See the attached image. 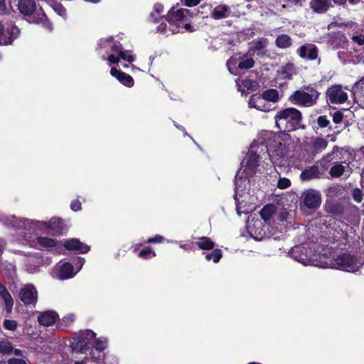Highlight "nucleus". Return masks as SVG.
<instances>
[{
    "instance_id": "1",
    "label": "nucleus",
    "mask_w": 364,
    "mask_h": 364,
    "mask_svg": "<svg viewBox=\"0 0 364 364\" xmlns=\"http://www.w3.org/2000/svg\"><path fill=\"white\" fill-rule=\"evenodd\" d=\"M301 112L296 108L282 109L274 116L275 125L282 132L294 131L301 127ZM258 140L261 144L266 146L269 159L274 165H286L289 159L287 134H275L271 132L263 131Z\"/></svg>"
},
{
    "instance_id": "2",
    "label": "nucleus",
    "mask_w": 364,
    "mask_h": 364,
    "mask_svg": "<svg viewBox=\"0 0 364 364\" xmlns=\"http://www.w3.org/2000/svg\"><path fill=\"white\" fill-rule=\"evenodd\" d=\"M258 146L252 144L241 162L240 168L235 176V199L237 203V212L239 215L247 214L251 208H246V199L250 196V181L255 175L259 166V156L257 154Z\"/></svg>"
},
{
    "instance_id": "3",
    "label": "nucleus",
    "mask_w": 364,
    "mask_h": 364,
    "mask_svg": "<svg viewBox=\"0 0 364 364\" xmlns=\"http://www.w3.org/2000/svg\"><path fill=\"white\" fill-rule=\"evenodd\" d=\"M0 222L8 227L28 231L29 235L33 232L60 235L64 230L63 222L58 218H53L48 222H43L9 215L2 216Z\"/></svg>"
},
{
    "instance_id": "4",
    "label": "nucleus",
    "mask_w": 364,
    "mask_h": 364,
    "mask_svg": "<svg viewBox=\"0 0 364 364\" xmlns=\"http://www.w3.org/2000/svg\"><path fill=\"white\" fill-rule=\"evenodd\" d=\"M194 14L188 9H171L166 18L161 16L160 21L161 22L157 26V31L161 33H166L167 24L164 21H168L169 25L168 31L171 34L183 32L193 31L191 26V20L193 17Z\"/></svg>"
},
{
    "instance_id": "5",
    "label": "nucleus",
    "mask_w": 364,
    "mask_h": 364,
    "mask_svg": "<svg viewBox=\"0 0 364 364\" xmlns=\"http://www.w3.org/2000/svg\"><path fill=\"white\" fill-rule=\"evenodd\" d=\"M99 53L109 65L117 64L119 60L132 63L135 58L129 50H124L119 42L114 41L112 37H107L100 40L98 43Z\"/></svg>"
},
{
    "instance_id": "6",
    "label": "nucleus",
    "mask_w": 364,
    "mask_h": 364,
    "mask_svg": "<svg viewBox=\"0 0 364 364\" xmlns=\"http://www.w3.org/2000/svg\"><path fill=\"white\" fill-rule=\"evenodd\" d=\"M18 9L29 23L41 24L48 31H52V23L41 8L37 9L34 0H18Z\"/></svg>"
},
{
    "instance_id": "7",
    "label": "nucleus",
    "mask_w": 364,
    "mask_h": 364,
    "mask_svg": "<svg viewBox=\"0 0 364 364\" xmlns=\"http://www.w3.org/2000/svg\"><path fill=\"white\" fill-rule=\"evenodd\" d=\"M31 237H24L20 239L21 243L29 245L38 250H46L54 254H60L63 252V244L61 242L48 237H38L36 240H31Z\"/></svg>"
},
{
    "instance_id": "8",
    "label": "nucleus",
    "mask_w": 364,
    "mask_h": 364,
    "mask_svg": "<svg viewBox=\"0 0 364 364\" xmlns=\"http://www.w3.org/2000/svg\"><path fill=\"white\" fill-rule=\"evenodd\" d=\"M363 266V262L353 255L343 253L338 255L329 266L331 268L355 272Z\"/></svg>"
},
{
    "instance_id": "9",
    "label": "nucleus",
    "mask_w": 364,
    "mask_h": 364,
    "mask_svg": "<svg viewBox=\"0 0 364 364\" xmlns=\"http://www.w3.org/2000/svg\"><path fill=\"white\" fill-rule=\"evenodd\" d=\"M84 264V259H80L77 262V269L74 271L73 265L69 262L58 263L52 270L51 275L59 280H65L73 277L81 269Z\"/></svg>"
},
{
    "instance_id": "10",
    "label": "nucleus",
    "mask_w": 364,
    "mask_h": 364,
    "mask_svg": "<svg viewBox=\"0 0 364 364\" xmlns=\"http://www.w3.org/2000/svg\"><path fill=\"white\" fill-rule=\"evenodd\" d=\"M290 256L294 260L300 262L304 266L314 264L313 255L310 247L306 245H299L294 246L289 252Z\"/></svg>"
},
{
    "instance_id": "11",
    "label": "nucleus",
    "mask_w": 364,
    "mask_h": 364,
    "mask_svg": "<svg viewBox=\"0 0 364 364\" xmlns=\"http://www.w3.org/2000/svg\"><path fill=\"white\" fill-rule=\"evenodd\" d=\"M310 93L302 90H297L291 96V102L298 105L304 107H311L316 103L319 93L311 89Z\"/></svg>"
},
{
    "instance_id": "12",
    "label": "nucleus",
    "mask_w": 364,
    "mask_h": 364,
    "mask_svg": "<svg viewBox=\"0 0 364 364\" xmlns=\"http://www.w3.org/2000/svg\"><path fill=\"white\" fill-rule=\"evenodd\" d=\"M95 337V333L90 330H87L80 336L73 338L70 347L74 352L84 353L88 349V345L92 338Z\"/></svg>"
},
{
    "instance_id": "13",
    "label": "nucleus",
    "mask_w": 364,
    "mask_h": 364,
    "mask_svg": "<svg viewBox=\"0 0 364 364\" xmlns=\"http://www.w3.org/2000/svg\"><path fill=\"white\" fill-rule=\"evenodd\" d=\"M18 298L26 306H35L38 301V291L34 285H23L18 291Z\"/></svg>"
},
{
    "instance_id": "14",
    "label": "nucleus",
    "mask_w": 364,
    "mask_h": 364,
    "mask_svg": "<svg viewBox=\"0 0 364 364\" xmlns=\"http://www.w3.org/2000/svg\"><path fill=\"white\" fill-rule=\"evenodd\" d=\"M20 33L19 28L13 25H3L0 23V46L9 45L16 39Z\"/></svg>"
},
{
    "instance_id": "15",
    "label": "nucleus",
    "mask_w": 364,
    "mask_h": 364,
    "mask_svg": "<svg viewBox=\"0 0 364 364\" xmlns=\"http://www.w3.org/2000/svg\"><path fill=\"white\" fill-rule=\"evenodd\" d=\"M327 101L331 104H343L348 100V94L339 85H335L326 90Z\"/></svg>"
},
{
    "instance_id": "16",
    "label": "nucleus",
    "mask_w": 364,
    "mask_h": 364,
    "mask_svg": "<svg viewBox=\"0 0 364 364\" xmlns=\"http://www.w3.org/2000/svg\"><path fill=\"white\" fill-rule=\"evenodd\" d=\"M328 141L323 138H311L307 146L309 160H313L318 154L325 150L328 146Z\"/></svg>"
},
{
    "instance_id": "17",
    "label": "nucleus",
    "mask_w": 364,
    "mask_h": 364,
    "mask_svg": "<svg viewBox=\"0 0 364 364\" xmlns=\"http://www.w3.org/2000/svg\"><path fill=\"white\" fill-rule=\"evenodd\" d=\"M247 229L251 237L256 240H261L266 235V228L259 220H247Z\"/></svg>"
},
{
    "instance_id": "18",
    "label": "nucleus",
    "mask_w": 364,
    "mask_h": 364,
    "mask_svg": "<svg viewBox=\"0 0 364 364\" xmlns=\"http://www.w3.org/2000/svg\"><path fill=\"white\" fill-rule=\"evenodd\" d=\"M303 202L309 208H316L321 204V195L318 191L309 190L303 193Z\"/></svg>"
},
{
    "instance_id": "19",
    "label": "nucleus",
    "mask_w": 364,
    "mask_h": 364,
    "mask_svg": "<svg viewBox=\"0 0 364 364\" xmlns=\"http://www.w3.org/2000/svg\"><path fill=\"white\" fill-rule=\"evenodd\" d=\"M250 107L262 112H269L272 109V105L267 102L262 95H253L249 100Z\"/></svg>"
},
{
    "instance_id": "20",
    "label": "nucleus",
    "mask_w": 364,
    "mask_h": 364,
    "mask_svg": "<svg viewBox=\"0 0 364 364\" xmlns=\"http://www.w3.org/2000/svg\"><path fill=\"white\" fill-rule=\"evenodd\" d=\"M65 247L68 250L76 251L80 254L87 253L90 250V247L82 243L79 240L73 238L65 241L63 245V251Z\"/></svg>"
},
{
    "instance_id": "21",
    "label": "nucleus",
    "mask_w": 364,
    "mask_h": 364,
    "mask_svg": "<svg viewBox=\"0 0 364 364\" xmlns=\"http://www.w3.org/2000/svg\"><path fill=\"white\" fill-rule=\"evenodd\" d=\"M110 74L112 76L114 77L121 84L127 87H132L134 85V79L131 75L119 70H117L114 67L111 68Z\"/></svg>"
},
{
    "instance_id": "22",
    "label": "nucleus",
    "mask_w": 364,
    "mask_h": 364,
    "mask_svg": "<svg viewBox=\"0 0 364 364\" xmlns=\"http://www.w3.org/2000/svg\"><path fill=\"white\" fill-rule=\"evenodd\" d=\"M351 173V171L348 165V164H346V165L343 164V163H336L331 168L329 171V174L333 178H339L342 176H344L345 177L348 178Z\"/></svg>"
},
{
    "instance_id": "23",
    "label": "nucleus",
    "mask_w": 364,
    "mask_h": 364,
    "mask_svg": "<svg viewBox=\"0 0 364 364\" xmlns=\"http://www.w3.org/2000/svg\"><path fill=\"white\" fill-rule=\"evenodd\" d=\"M299 56L302 58L315 60L318 56L316 47L313 44H306L301 46L297 51Z\"/></svg>"
},
{
    "instance_id": "24",
    "label": "nucleus",
    "mask_w": 364,
    "mask_h": 364,
    "mask_svg": "<svg viewBox=\"0 0 364 364\" xmlns=\"http://www.w3.org/2000/svg\"><path fill=\"white\" fill-rule=\"evenodd\" d=\"M57 318L58 314L55 311H46L39 314L38 321L41 326H50L55 323Z\"/></svg>"
},
{
    "instance_id": "25",
    "label": "nucleus",
    "mask_w": 364,
    "mask_h": 364,
    "mask_svg": "<svg viewBox=\"0 0 364 364\" xmlns=\"http://www.w3.org/2000/svg\"><path fill=\"white\" fill-rule=\"evenodd\" d=\"M331 6L330 0H311L309 2L311 9L316 14L326 12Z\"/></svg>"
},
{
    "instance_id": "26",
    "label": "nucleus",
    "mask_w": 364,
    "mask_h": 364,
    "mask_svg": "<svg viewBox=\"0 0 364 364\" xmlns=\"http://www.w3.org/2000/svg\"><path fill=\"white\" fill-rule=\"evenodd\" d=\"M0 296L3 299L6 313L11 314L14 306V300L11 294L8 291L6 288L0 283Z\"/></svg>"
},
{
    "instance_id": "27",
    "label": "nucleus",
    "mask_w": 364,
    "mask_h": 364,
    "mask_svg": "<svg viewBox=\"0 0 364 364\" xmlns=\"http://www.w3.org/2000/svg\"><path fill=\"white\" fill-rule=\"evenodd\" d=\"M107 347V339L105 338H100L97 339L95 349L97 351V355H95V353L92 351L91 353V357L93 360L100 361L103 359L104 355L102 354V351Z\"/></svg>"
},
{
    "instance_id": "28",
    "label": "nucleus",
    "mask_w": 364,
    "mask_h": 364,
    "mask_svg": "<svg viewBox=\"0 0 364 364\" xmlns=\"http://www.w3.org/2000/svg\"><path fill=\"white\" fill-rule=\"evenodd\" d=\"M295 74V68L292 63H287L278 70V76L283 80L291 79Z\"/></svg>"
},
{
    "instance_id": "29",
    "label": "nucleus",
    "mask_w": 364,
    "mask_h": 364,
    "mask_svg": "<svg viewBox=\"0 0 364 364\" xmlns=\"http://www.w3.org/2000/svg\"><path fill=\"white\" fill-rule=\"evenodd\" d=\"M196 245L200 250H210L214 248L215 242L208 237H200L196 239Z\"/></svg>"
},
{
    "instance_id": "30",
    "label": "nucleus",
    "mask_w": 364,
    "mask_h": 364,
    "mask_svg": "<svg viewBox=\"0 0 364 364\" xmlns=\"http://www.w3.org/2000/svg\"><path fill=\"white\" fill-rule=\"evenodd\" d=\"M320 172L318 168L316 166H312L309 168L303 171L300 175V178L303 181H309L318 178Z\"/></svg>"
},
{
    "instance_id": "31",
    "label": "nucleus",
    "mask_w": 364,
    "mask_h": 364,
    "mask_svg": "<svg viewBox=\"0 0 364 364\" xmlns=\"http://www.w3.org/2000/svg\"><path fill=\"white\" fill-rule=\"evenodd\" d=\"M230 9L226 5H218L212 11V17L214 19H221L229 16Z\"/></svg>"
},
{
    "instance_id": "32",
    "label": "nucleus",
    "mask_w": 364,
    "mask_h": 364,
    "mask_svg": "<svg viewBox=\"0 0 364 364\" xmlns=\"http://www.w3.org/2000/svg\"><path fill=\"white\" fill-rule=\"evenodd\" d=\"M236 84L238 88V90L242 94H245L246 92H248L252 90L254 82L253 81L245 79L240 80V79H237L236 81Z\"/></svg>"
},
{
    "instance_id": "33",
    "label": "nucleus",
    "mask_w": 364,
    "mask_h": 364,
    "mask_svg": "<svg viewBox=\"0 0 364 364\" xmlns=\"http://www.w3.org/2000/svg\"><path fill=\"white\" fill-rule=\"evenodd\" d=\"M275 213V207L274 205H266L261 210L260 215L264 222H269L272 217Z\"/></svg>"
},
{
    "instance_id": "34",
    "label": "nucleus",
    "mask_w": 364,
    "mask_h": 364,
    "mask_svg": "<svg viewBox=\"0 0 364 364\" xmlns=\"http://www.w3.org/2000/svg\"><path fill=\"white\" fill-rule=\"evenodd\" d=\"M48 4L52 7L54 11L58 14L60 16L63 18H66V9L65 7L58 2L55 1L54 0H45Z\"/></svg>"
},
{
    "instance_id": "35",
    "label": "nucleus",
    "mask_w": 364,
    "mask_h": 364,
    "mask_svg": "<svg viewBox=\"0 0 364 364\" xmlns=\"http://www.w3.org/2000/svg\"><path fill=\"white\" fill-rule=\"evenodd\" d=\"M354 95H357L364 105V77L356 82L353 87Z\"/></svg>"
},
{
    "instance_id": "36",
    "label": "nucleus",
    "mask_w": 364,
    "mask_h": 364,
    "mask_svg": "<svg viewBox=\"0 0 364 364\" xmlns=\"http://www.w3.org/2000/svg\"><path fill=\"white\" fill-rule=\"evenodd\" d=\"M276 45L280 48H287L291 45V38L286 34L279 36L276 41Z\"/></svg>"
},
{
    "instance_id": "37",
    "label": "nucleus",
    "mask_w": 364,
    "mask_h": 364,
    "mask_svg": "<svg viewBox=\"0 0 364 364\" xmlns=\"http://www.w3.org/2000/svg\"><path fill=\"white\" fill-rule=\"evenodd\" d=\"M265 100L270 103V102H276L279 100V92L277 90L274 89H270L264 91L262 95Z\"/></svg>"
},
{
    "instance_id": "38",
    "label": "nucleus",
    "mask_w": 364,
    "mask_h": 364,
    "mask_svg": "<svg viewBox=\"0 0 364 364\" xmlns=\"http://www.w3.org/2000/svg\"><path fill=\"white\" fill-rule=\"evenodd\" d=\"M338 150V147L337 146H334L332 151L323 156V158L320 160V165L323 168H326L328 164L333 159V155Z\"/></svg>"
},
{
    "instance_id": "39",
    "label": "nucleus",
    "mask_w": 364,
    "mask_h": 364,
    "mask_svg": "<svg viewBox=\"0 0 364 364\" xmlns=\"http://www.w3.org/2000/svg\"><path fill=\"white\" fill-rule=\"evenodd\" d=\"M222 257V251L220 249H214L213 252L205 255V259L207 261H213L214 263H218Z\"/></svg>"
},
{
    "instance_id": "40",
    "label": "nucleus",
    "mask_w": 364,
    "mask_h": 364,
    "mask_svg": "<svg viewBox=\"0 0 364 364\" xmlns=\"http://www.w3.org/2000/svg\"><path fill=\"white\" fill-rule=\"evenodd\" d=\"M13 347L11 343L7 340L0 341V353L9 354L11 353Z\"/></svg>"
},
{
    "instance_id": "41",
    "label": "nucleus",
    "mask_w": 364,
    "mask_h": 364,
    "mask_svg": "<svg viewBox=\"0 0 364 364\" xmlns=\"http://www.w3.org/2000/svg\"><path fill=\"white\" fill-rule=\"evenodd\" d=\"M254 65L255 62L252 58H245L237 64V67L240 69H249L252 68Z\"/></svg>"
},
{
    "instance_id": "42",
    "label": "nucleus",
    "mask_w": 364,
    "mask_h": 364,
    "mask_svg": "<svg viewBox=\"0 0 364 364\" xmlns=\"http://www.w3.org/2000/svg\"><path fill=\"white\" fill-rule=\"evenodd\" d=\"M3 326L8 331H15L18 327V323L15 320L5 319L3 322Z\"/></svg>"
},
{
    "instance_id": "43",
    "label": "nucleus",
    "mask_w": 364,
    "mask_h": 364,
    "mask_svg": "<svg viewBox=\"0 0 364 364\" xmlns=\"http://www.w3.org/2000/svg\"><path fill=\"white\" fill-rule=\"evenodd\" d=\"M156 253L151 248H147L139 252V257L145 259L154 257Z\"/></svg>"
},
{
    "instance_id": "44",
    "label": "nucleus",
    "mask_w": 364,
    "mask_h": 364,
    "mask_svg": "<svg viewBox=\"0 0 364 364\" xmlns=\"http://www.w3.org/2000/svg\"><path fill=\"white\" fill-rule=\"evenodd\" d=\"M227 66L230 73L236 75L235 70L237 68V58H231L227 62Z\"/></svg>"
},
{
    "instance_id": "45",
    "label": "nucleus",
    "mask_w": 364,
    "mask_h": 364,
    "mask_svg": "<svg viewBox=\"0 0 364 364\" xmlns=\"http://www.w3.org/2000/svg\"><path fill=\"white\" fill-rule=\"evenodd\" d=\"M179 247L186 251H194L195 250V242H179Z\"/></svg>"
},
{
    "instance_id": "46",
    "label": "nucleus",
    "mask_w": 364,
    "mask_h": 364,
    "mask_svg": "<svg viewBox=\"0 0 364 364\" xmlns=\"http://www.w3.org/2000/svg\"><path fill=\"white\" fill-rule=\"evenodd\" d=\"M352 41L354 43L361 46L364 44V31L360 34H354L352 36Z\"/></svg>"
},
{
    "instance_id": "47",
    "label": "nucleus",
    "mask_w": 364,
    "mask_h": 364,
    "mask_svg": "<svg viewBox=\"0 0 364 364\" xmlns=\"http://www.w3.org/2000/svg\"><path fill=\"white\" fill-rule=\"evenodd\" d=\"M291 186V181L287 178H281L278 181L277 186L279 188L284 189Z\"/></svg>"
},
{
    "instance_id": "48",
    "label": "nucleus",
    "mask_w": 364,
    "mask_h": 364,
    "mask_svg": "<svg viewBox=\"0 0 364 364\" xmlns=\"http://www.w3.org/2000/svg\"><path fill=\"white\" fill-rule=\"evenodd\" d=\"M318 124L321 127H326L329 124V120L326 116H320L317 119Z\"/></svg>"
},
{
    "instance_id": "49",
    "label": "nucleus",
    "mask_w": 364,
    "mask_h": 364,
    "mask_svg": "<svg viewBox=\"0 0 364 364\" xmlns=\"http://www.w3.org/2000/svg\"><path fill=\"white\" fill-rule=\"evenodd\" d=\"M353 198L355 201L360 203L363 200V195L360 190L356 188L353 191Z\"/></svg>"
},
{
    "instance_id": "50",
    "label": "nucleus",
    "mask_w": 364,
    "mask_h": 364,
    "mask_svg": "<svg viewBox=\"0 0 364 364\" xmlns=\"http://www.w3.org/2000/svg\"><path fill=\"white\" fill-rule=\"evenodd\" d=\"M164 238L161 235H156L154 237L149 238L146 242L147 243H161L164 242Z\"/></svg>"
},
{
    "instance_id": "51",
    "label": "nucleus",
    "mask_w": 364,
    "mask_h": 364,
    "mask_svg": "<svg viewBox=\"0 0 364 364\" xmlns=\"http://www.w3.org/2000/svg\"><path fill=\"white\" fill-rule=\"evenodd\" d=\"M70 208L75 212L80 210L82 208L81 203L78 200L72 201Z\"/></svg>"
},
{
    "instance_id": "52",
    "label": "nucleus",
    "mask_w": 364,
    "mask_h": 364,
    "mask_svg": "<svg viewBox=\"0 0 364 364\" xmlns=\"http://www.w3.org/2000/svg\"><path fill=\"white\" fill-rule=\"evenodd\" d=\"M187 6H194L200 4V0H181Z\"/></svg>"
},
{
    "instance_id": "53",
    "label": "nucleus",
    "mask_w": 364,
    "mask_h": 364,
    "mask_svg": "<svg viewBox=\"0 0 364 364\" xmlns=\"http://www.w3.org/2000/svg\"><path fill=\"white\" fill-rule=\"evenodd\" d=\"M333 120L336 124L341 122L343 120V114L339 112H335L333 116Z\"/></svg>"
},
{
    "instance_id": "54",
    "label": "nucleus",
    "mask_w": 364,
    "mask_h": 364,
    "mask_svg": "<svg viewBox=\"0 0 364 364\" xmlns=\"http://www.w3.org/2000/svg\"><path fill=\"white\" fill-rule=\"evenodd\" d=\"M8 364H27L24 360L12 358L8 360Z\"/></svg>"
},
{
    "instance_id": "55",
    "label": "nucleus",
    "mask_w": 364,
    "mask_h": 364,
    "mask_svg": "<svg viewBox=\"0 0 364 364\" xmlns=\"http://www.w3.org/2000/svg\"><path fill=\"white\" fill-rule=\"evenodd\" d=\"M6 13V6L5 0H0V15L5 14Z\"/></svg>"
},
{
    "instance_id": "56",
    "label": "nucleus",
    "mask_w": 364,
    "mask_h": 364,
    "mask_svg": "<svg viewBox=\"0 0 364 364\" xmlns=\"http://www.w3.org/2000/svg\"><path fill=\"white\" fill-rule=\"evenodd\" d=\"M75 315L69 314L63 318V321L67 323H71L75 320Z\"/></svg>"
},
{
    "instance_id": "57",
    "label": "nucleus",
    "mask_w": 364,
    "mask_h": 364,
    "mask_svg": "<svg viewBox=\"0 0 364 364\" xmlns=\"http://www.w3.org/2000/svg\"><path fill=\"white\" fill-rule=\"evenodd\" d=\"M154 9H155V12L157 14H161L163 11V6L161 5V4H156L155 5V7H154Z\"/></svg>"
},
{
    "instance_id": "58",
    "label": "nucleus",
    "mask_w": 364,
    "mask_h": 364,
    "mask_svg": "<svg viewBox=\"0 0 364 364\" xmlns=\"http://www.w3.org/2000/svg\"><path fill=\"white\" fill-rule=\"evenodd\" d=\"M266 45V43L265 42H263L262 41H259L256 43V48H262L265 46Z\"/></svg>"
},
{
    "instance_id": "59",
    "label": "nucleus",
    "mask_w": 364,
    "mask_h": 364,
    "mask_svg": "<svg viewBox=\"0 0 364 364\" xmlns=\"http://www.w3.org/2000/svg\"><path fill=\"white\" fill-rule=\"evenodd\" d=\"M333 3L337 5H344L347 0H333Z\"/></svg>"
},
{
    "instance_id": "60",
    "label": "nucleus",
    "mask_w": 364,
    "mask_h": 364,
    "mask_svg": "<svg viewBox=\"0 0 364 364\" xmlns=\"http://www.w3.org/2000/svg\"><path fill=\"white\" fill-rule=\"evenodd\" d=\"M22 353H23V352H22V350H20V349H15V350H14V354L15 355L20 356V355H22Z\"/></svg>"
},
{
    "instance_id": "61",
    "label": "nucleus",
    "mask_w": 364,
    "mask_h": 364,
    "mask_svg": "<svg viewBox=\"0 0 364 364\" xmlns=\"http://www.w3.org/2000/svg\"><path fill=\"white\" fill-rule=\"evenodd\" d=\"M142 245V243H138V244H136L134 245V252H136L139 249V247Z\"/></svg>"
},
{
    "instance_id": "62",
    "label": "nucleus",
    "mask_w": 364,
    "mask_h": 364,
    "mask_svg": "<svg viewBox=\"0 0 364 364\" xmlns=\"http://www.w3.org/2000/svg\"><path fill=\"white\" fill-rule=\"evenodd\" d=\"M175 126H176L178 129H179L180 130H181V131L184 132V134H185L186 135H187V133L185 132V129H184V128H183V127L179 126V125H177L176 124H175Z\"/></svg>"
},
{
    "instance_id": "63",
    "label": "nucleus",
    "mask_w": 364,
    "mask_h": 364,
    "mask_svg": "<svg viewBox=\"0 0 364 364\" xmlns=\"http://www.w3.org/2000/svg\"><path fill=\"white\" fill-rule=\"evenodd\" d=\"M360 1V0H349V2L352 4H357Z\"/></svg>"
},
{
    "instance_id": "64",
    "label": "nucleus",
    "mask_w": 364,
    "mask_h": 364,
    "mask_svg": "<svg viewBox=\"0 0 364 364\" xmlns=\"http://www.w3.org/2000/svg\"><path fill=\"white\" fill-rule=\"evenodd\" d=\"M288 1L289 2H291V3L294 4H299L301 1V0H288Z\"/></svg>"
}]
</instances>
